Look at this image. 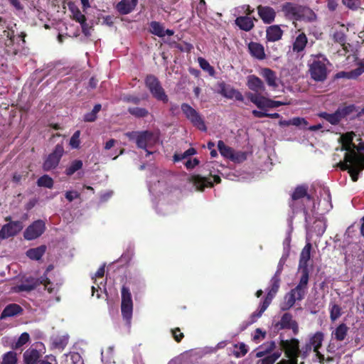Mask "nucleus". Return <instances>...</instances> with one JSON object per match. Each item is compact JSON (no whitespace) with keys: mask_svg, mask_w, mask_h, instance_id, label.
Returning <instances> with one entry per match:
<instances>
[{"mask_svg":"<svg viewBox=\"0 0 364 364\" xmlns=\"http://www.w3.org/2000/svg\"><path fill=\"white\" fill-rule=\"evenodd\" d=\"M257 10L259 18L264 23L270 24L274 21L277 13L272 7L259 5L257 7Z\"/></svg>","mask_w":364,"mask_h":364,"instance_id":"18","label":"nucleus"},{"mask_svg":"<svg viewBox=\"0 0 364 364\" xmlns=\"http://www.w3.org/2000/svg\"><path fill=\"white\" fill-rule=\"evenodd\" d=\"M281 11L287 19L294 22L301 20L311 21L316 19V14L310 8L294 2L283 4Z\"/></svg>","mask_w":364,"mask_h":364,"instance_id":"1","label":"nucleus"},{"mask_svg":"<svg viewBox=\"0 0 364 364\" xmlns=\"http://www.w3.org/2000/svg\"><path fill=\"white\" fill-rule=\"evenodd\" d=\"M65 197L69 202H72L74 199L80 198V194L76 191H68L65 192Z\"/></svg>","mask_w":364,"mask_h":364,"instance_id":"57","label":"nucleus"},{"mask_svg":"<svg viewBox=\"0 0 364 364\" xmlns=\"http://www.w3.org/2000/svg\"><path fill=\"white\" fill-rule=\"evenodd\" d=\"M46 226L43 220H36L25 230L23 237L27 240H35L44 232Z\"/></svg>","mask_w":364,"mask_h":364,"instance_id":"14","label":"nucleus"},{"mask_svg":"<svg viewBox=\"0 0 364 364\" xmlns=\"http://www.w3.org/2000/svg\"><path fill=\"white\" fill-rule=\"evenodd\" d=\"M80 131L77 130L71 136L70 139V146L73 149H77L80 146Z\"/></svg>","mask_w":364,"mask_h":364,"instance_id":"52","label":"nucleus"},{"mask_svg":"<svg viewBox=\"0 0 364 364\" xmlns=\"http://www.w3.org/2000/svg\"><path fill=\"white\" fill-rule=\"evenodd\" d=\"M254 21H257V19L255 17L241 16L236 18L235 23L240 30L247 32L254 28Z\"/></svg>","mask_w":364,"mask_h":364,"instance_id":"22","label":"nucleus"},{"mask_svg":"<svg viewBox=\"0 0 364 364\" xmlns=\"http://www.w3.org/2000/svg\"><path fill=\"white\" fill-rule=\"evenodd\" d=\"M349 328L344 323H340L332 333L337 341H343L348 335Z\"/></svg>","mask_w":364,"mask_h":364,"instance_id":"34","label":"nucleus"},{"mask_svg":"<svg viewBox=\"0 0 364 364\" xmlns=\"http://www.w3.org/2000/svg\"><path fill=\"white\" fill-rule=\"evenodd\" d=\"M235 348H239L240 350V351H235L234 353L237 358L244 356L248 351L247 347L244 343H240L239 345L235 344Z\"/></svg>","mask_w":364,"mask_h":364,"instance_id":"55","label":"nucleus"},{"mask_svg":"<svg viewBox=\"0 0 364 364\" xmlns=\"http://www.w3.org/2000/svg\"><path fill=\"white\" fill-rule=\"evenodd\" d=\"M281 279H271L270 287L268 289L267 294L264 299L268 304H271L272 299L276 296L280 287Z\"/></svg>","mask_w":364,"mask_h":364,"instance_id":"30","label":"nucleus"},{"mask_svg":"<svg viewBox=\"0 0 364 364\" xmlns=\"http://www.w3.org/2000/svg\"><path fill=\"white\" fill-rule=\"evenodd\" d=\"M259 74L264 79L267 85L269 87L274 90L278 88V78L275 71L269 68H264L261 69Z\"/></svg>","mask_w":364,"mask_h":364,"instance_id":"19","label":"nucleus"},{"mask_svg":"<svg viewBox=\"0 0 364 364\" xmlns=\"http://www.w3.org/2000/svg\"><path fill=\"white\" fill-rule=\"evenodd\" d=\"M23 312V309L17 304H9L5 306L0 315V319L3 320L8 317H13L21 315Z\"/></svg>","mask_w":364,"mask_h":364,"instance_id":"24","label":"nucleus"},{"mask_svg":"<svg viewBox=\"0 0 364 364\" xmlns=\"http://www.w3.org/2000/svg\"><path fill=\"white\" fill-rule=\"evenodd\" d=\"M64 154V147L62 144H58L53 151L48 154L43 164V169L45 171H50L55 168Z\"/></svg>","mask_w":364,"mask_h":364,"instance_id":"10","label":"nucleus"},{"mask_svg":"<svg viewBox=\"0 0 364 364\" xmlns=\"http://www.w3.org/2000/svg\"><path fill=\"white\" fill-rule=\"evenodd\" d=\"M342 2L345 6L351 9H355L358 7L355 0H342Z\"/></svg>","mask_w":364,"mask_h":364,"instance_id":"64","label":"nucleus"},{"mask_svg":"<svg viewBox=\"0 0 364 364\" xmlns=\"http://www.w3.org/2000/svg\"><path fill=\"white\" fill-rule=\"evenodd\" d=\"M41 353L34 348H29L23 353V360L25 364H37L39 361Z\"/></svg>","mask_w":364,"mask_h":364,"instance_id":"31","label":"nucleus"},{"mask_svg":"<svg viewBox=\"0 0 364 364\" xmlns=\"http://www.w3.org/2000/svg\"><path fill=\"white\" fill-rule=\"evenodd\" d=\"M46 246L43 245L35 248H31L26 251V256L33 260H39L45 254Z\"/></svg>","mask_w":364,"mask_h":364,"instance_id":"33","label":"nucleus"},{"mask_svg":"<svg viewBox=\"0 0 364 364\" xmlns=\"http://www.w3.org/2000/svg\"><path fill=\"white\" fill-rule=\"evenodd\" d=\"M220 93L223 96L228 99H235L239 102L244 101V97L242 94L237 90L230 86H223L221 87Z\"/></svg>","mask_w":364,"mask_h":364,"instance_id":"28","label":"nucleus"},{"mask_svg":"<svg viewBox=\"0 0 364 364\" xmlns=\"http://www.w3.org/2000/svg\"><path fill=\"white\" fill-rule=\"evenodd\" d=\"M124 100L128 102H132L135 105H138L140 102L139 97L131 95L124 96Z\"/></svg>","mask_w":364,"mask_h":364,"instance_id":"63","label":"nucleus"},{"mask_svg":"<svg viewBox=\"0 0 364 364\" xmlns=\"http://www.w3.org/2000/svg\"><path fill=\"white\" fill-rule=\"evenodd\" d=\"M122 294V304L121 312L123 318L129 321L132 316L133 311V301L129 288L126 286H122L121 289Z\"/></svg>","mask_w":364,"mask_h":364,"instance_id":"11","label":"nucleus"},{"mask_svg":"<svg viewBox=\"0 0 364 364\" xmlns=\"http://www.w3.org/2000/svg\"><path fill=\"white\" fill-rule=\"evenodd\" d=\"M275 328L278 331L283 329H290L294 336L299 332V324L297 321L293 319V316L290 313H284L279 321L276 323Z\"/></svg>","mask_w":364,"mask_h":364,"instance_id":"13","label":"nucleus"},{"mask_svg":"<svg viewBox=\"0 0 364 364\" xmlns=\"http://www.w3.org/2000/svg\"><path fill=\"white\" fill-rule=\"evenodd\" d=\"M247 97L260 109L271 108V99L269 98L251 92L248 93Z\"/></svg>","mask_w":364,"mask_h":364,"instance_id":"21","label":"nucleus"},{"mask_svg":"<svg viewBox=\"0 0 364 364\" xmlns=\"http://www.w3.org/2000/svg\"><path fill=\"white\" fill-rule=\"evenodd\" d=\"M138 4V0H121L117 3L116 9L122 15H127L133 11Z\"/></svg>","mask_w":364,"mask_h":364,"instance_id":"25","label":"nucleus"},{"mask_svg":"<svg viewBox=\"0 0 364 364\" xmlns=\"http://www.w3.org/2000/svg\"><path fill=\"white\" fill-rule=\"evenodd\" d=\"M312 349L313 348L308 343H306V345L303 346L302 349L300 350L299 356H301L304 359L306 358L309 355Z\"/></svg>","mask_w":364,"mask_h":364,"instance_id":"61","label":"nucleus"},{"mask_svg":"<svg viewBox=\"0 0 364 364\" xmlns=\"http://www.w3.org/2000/svg\"><path fill=\"white\" fill-rule=\"evenodd\" d=\"M362 74V70L360 68H358L349 73L341 72L338 74V77H347L348 78H356L359 75Z\"/></svg>","mask_w":364,"mask_h":364,"instance_id":"53","label":"nucleus"},{"mask_svg":"<svg viewBox=\"0 0 364 364\" xmlns=\"http://www.w3.org/2000/svg\"><path fill=\"white\" fill-rule=\"evenodd\" d=\"M128 112L130 114L137 118L145 117L149 114V111L143 107H129Z\"/></svg>","mask_w":364,"mask_h":364,"instance_id":"46","label":"nucleus"},{"mask_svg":"<svg viewBox=\"0 0 364 364\" xmlns=\"http://www.w3.org/2000/svg\"><path fill=\"white\" fill-rule=\"evenodd\" d=\"M247 159V154L243 151L234 152L233 156L231 157L230 160L234 162L240 163L245 161Z\"/></svg>","mask_w":364,"mask_h":364,"instance_id":"54","label":"nucleus"},{"mask_svg":"<svg viewBox=\"0 0 364 364\" xmlns=\"http://www.w3.org/2000/svg\"><path fill=\"white\" fill-rule=\"evenodd\" d=\"M198 63L200 67L205 71L208 72L210 75L213 76L215 74V70L213 66L204 58H198Z\"/></svg>","mask_w":364,"mask_h":364,"instance_id":"50","label":"nucleus"},{"mask_svg":"<svg viewBox=\"0 0 364 364\" xmlns=\"http://www.w3.org/2000/svg\"><path fill=\"white\" fill-rule=\"evenodd\" d=\"M269 305V304L263 301L260 304L259 309L252 314L250 316L251 323L255 322L257 319L262 315Z\"/></svg>","mask_w":364,"mask_h":364,"instance_id":"47","label":"nucleus"},{"mask_svg":"<svg viewBox=\"0 0 364 364\" xmlns=\"http://www.w3.org/2000/svg\"><path fill=\"white\" fill-rule=\"evenodd\" d=\"M68 342V338L67 336H55L51 339V346L53 348L63 350Z\"/></svg>","mask_w":364,"mask_h":364,"instance_id":"38","label":"nucleus"},{"mask_svg":"<svg viewBox=\"0 0 364 364\" xmlns=\"http://www.w3.org/2000/svg\"><path fill=\"white\" fill-rule=\"evenodd\" d=\"M281 355V351L274 352L258 360L256 364H274Z\"/></svg>","mask_w":364,"mask_h":364,"instance_id":"40","label":"nucleus"},{"mask_svg":"<svg viewBox=\"0 0 364 364\" xmlns=\"http://www.w3.org/2000/svg\"><path fill=\"white\" fill-rule=\"evenodd\" d=\"M144 82L146 87L156 100L161 101L164 103H167L168 102V95L162 87L160 81L155 75H146Z\"/></svg>","mask_w":364,"mask_h":364,"instance_id":"7","label":"nucleus"},{"mask_svg":"<svg viewBox=\"0 0 364 364\" xmlns=\"http://www.w3.org/2000/svg\"><path fill=\"white\" fill-rule=\"evenodd\" d=\"M158 136L153 132L146 130L139 132L136 144L138 148L146 149L148 146L156 144Z\"/></svg>","mask_w":364,"mask_h":364,"instance_id":"15","label":"nucleus"},{"mask_svg":"<svg viewBox=\"0 0 364 364\" xmlns=\"http://www.w3.org/2000/svg\"><path fill=\"white\" fill-rule=\"evenodd\" d=\"M191 181L196 187L197 191H203L207 187H213V183L210 178L203 177L200 175H193L191 178Z\"/></svg>","mask_w":364,"mask_h":364,"instance_id":"23","label":"nucleus"},{"mask_svg":"<svg viewBox=\"0 0 364 364\" xmlns=\"http://www.w3.org/2000/svg\"><path fill=\"white\" fill-rule=\"evenodd\" d=\"M181 109L186 118L200 131L206 132L207 127L201 114L188 103H182Z\"/></svg>","mask_w":364,"mask_h":364,"instance_id":"8","label":"nucleus"},{"mask_svg":"<svg viewBox=\"0 0 364 364\" xmlns=\"http://www.w3.org/2000/svg\"><path fill=\"white\" fill-rule=\"evenodd\" d=\"M291 125L299 127L301 125H307V122L302 117H294L291 119Z\"/></svg>","mask_w":364,"mask_h":364,"instance_id":"59","label":"nucleus"},{"mask_svg":"<svg viewBox=\"0 0 364 364\" xmlns=\"http://www.w3.org/2000/svg\"><path fill=\"white\" fill-rule=\"evenodd\" d=\"M355 136L353 132H348L341 136L339 141L342 144L341 150L346 151V154L354 153L358 154L355 151L356 145L353 142Z\"/></svg>","mask_w":364,"mask_h":364,"instance_id":"17","label":"nucleus"},{"mask_svg":"<svg viewBox=\"0 0 364 364\" xmlns=\"http://www.w3.org/2000/svg\"><path fill=\"white\" fill-rule=\"evenodd\" d=\"M70 12L72 13V18L76 22L80 23L87 21L86 16L82 14L80 10L76 6H69Z\"/></svg>","mask_w":364,"mask_h":364,"instance_id":"43","label":"nucleus"},{"mask_svg":"<svg viewBox=\"0 0 364 364\" xmlns=\"http://www.w3.org/2000/svg\"><path fill=\"white\" fill-rule=\"evenodd\" d=\"M81 26V28H82V33L86 36H90V30L91 28L90 26H89L88 23H87V21H81L80 23H79Z\"/></svg>","mask_w":364,"mask_h":364,"instance_id":"62","label":"nucleus"},{"mask_svg":"<svg viewBox=\"0 0 364 364\" xmlns=\"http://www.w3.org/2000/svg\"><path fill=\"white\" fill-rule=\"evenodd\" d=\"M200 163V161L197 158H194L193 159H188L185 163V166L187 169L191 170L198 166Z\"/></svg>","mask_w":364,"mask_h":364,"instance_id":"60","label":"nucleus"},{"mask_svg":"<svg viewBox=\"0 0 364 364\" xmlns=\"http://www.w3.org/2000/svg\"><path fill=\"white\" fill-rule=\"evenodd\" d=\"M308 43V38L304 33H299L294 39L292 44V51L296 54L302 53Z\"/></svg>","mask_w":364,"mask_h":364,"instance_id":"26","label":"nucleus"},{"mask_svg":"<svg viewBox=\"0 0 364 364\" xmlns=\"http://www.w3.org/2000/svg\"><path fill=\"white\" fill-rule=\"evenodd\" d=\"M283 33L279 25H272L267 28L266 38L268 41L275 42L282 38Z\"/></svg>","mask_w":364,"mask_h":364,"instance_id":"29","label":"nucleus"},{"mask_svg":"<svg viewBox=\"0 0 364 364\" xmlns=\"http://www.w3.org/2000/svg\"><path fill=\"white\" fill-rule=\"evenodd\" d=\"M82 166H83V164L81 160L75 159V160L73 161L70 163V166L66 168V169L65 171V173L67 176H70L73 174H74L76 171L81 169L82 168Z\"/></svg>","mask_w":364,"mask_h":364,"instance_id":"41","label":"nucleus"},{"mask_svg":"<svg viewBox=\"0 0 364 364\" xmlns=\"http://www.w3.org/2000/svg\"><path fill=\"white\" fill-rule=\"evenodd\" d=\"M276 348V344L274 341L267 342L262 346H260L258 348V350L256 353L257 358H262L267 354H269L273 351Z\"/></svg>","mask_w":364,"mask_h":364,"instance_id":"35","label":"nucleus"},{"mask_svg":"<svg viewBox=\"0 0 364 364\" xmlns=\"http://www.w3.org/2000/svg\"><path fill=\"white\" fill-rule=\"evenodd\" d=\"M308 187L306 185L298 186L295 188L291 194V200H297L299 199L306 197L308 200L311 199V196L307 193Z\"/></svg>","mask_w":364,"mask_h":364,"instance_id":"36","label":"nucleus"},{"mask_svg":"<svg viewBox=\"0 0 364 364\" xmlns=\"http://www.w3.org/2000/svg\"><path fill=\"white\" fill-rule=\"evenodd\" d=\"M329 314L331 321L335 322L343 314L341 306L334 302H331L329 304Z\"/></svg>","mask_w":364,"mask_h":364,"instance_id":"37","label":"nucleus"},{"mask_svg":"<svg viewBox=\"0 0 364 364\" xmlns=\"http://www.w3.org/2000/svg\"><path fill=\"white\" fill-rule=\"evenodd\" d=\"M102 105L96 104L90 112L86 113L83 117V120L87 122H95L97 119V113L101 110Z\"/></svg>","mask_w":364,"mask_h":364,"instance_id":"42","label":"nucleus"},{"mask_svg":"<svg viewBox=\"0 0 364 364\" xmlns=\"http://www.w3.org/2000/svg\"><path fill=\"white\" fill-rule=\"evenodd\" d=\"M171 333L174 340L178 343L181 342L183 338L184 337L183 333L181 331V329L179 328H175L172 329Z\"/></svg>","mask_w":364,"mask_h":364,"instance_id":"58","label":"nucleus"},{"mask_svg":"<svg viewBox=\"0 0 364 364\" xmlns=\"http://www.w3.org/2000/svg\"><path fill=\"white\" fill-rule=\"evenodd\" d=\"M218 149L220 154L225 158L230 159L233 156L234 150L231 147L226 146L223 141H218Z\"/></svg>","mask_w":364,"mask_h":364,"instance_id":"39","label":"nucleus"},{"mask_svg":"<svg viewBox=\"0 0 364 364\" xmlns=\"http://www.w3.org/2000/svg\"><path fill=\"white\" fill-rule=\"evenodd\" d=\"M312 61L309 63V71L311 77L317 82H323L327 78L328 70L326 65L328 60L323 54L311 55Z\"/></svg>","mask_w":364,"mask_h":364,"instance_id":"3","label":"nucleus"},{"mask_svg":"<svg viewBox=\"0 0 364 364\" xmlns=\"http://www.w3.org/2000/svg\"><path fill=\"white\" fill-rule=\"evenodd\" d=\"M281 350H284L288 359H282L277 364H298L300 355L299 341L296 338L282 339L279 343Z\"/></svg>","mask_w":364,"mask_h":364,"instance_id":"4","label":"nucleus"},{"mask_svg":"<svg viewBox=\"0 0 364 364\" xmlns=\"http://www.w3.org/2000/svg\"><path fill=\"white\" fill-rule=\"evenodd\" d=\"M323 338V333L317 331L310 337L309 341L307 343L313 348L314 351H317L321 347Z\"/></svg>","mask_w":364,"mask_h":364,"instance_id":"32","label":"nucleus"},{"mask_svg":"<svg viewBox=\"0 0 364 364\" xmlns=\"http://www.w3.org/2000/svg\"><path fill=\"white\" fill-rule=\"evenodd\" d=\"M355 109L354 105L340 106L333 113L321 112L318 114V117L329 122L332 125H338L341 121L346 119L352 114Z\"/></svg>","mask_w":364,"mask_h":364,"instance_id":"6","label":"nucleus"},{"mask_svg":"<svg viewBox=\"0 0 364 364\" xmlns=\"http://www.w3.org/2000/svg\"><path fill=\"white\" fill-rule=\"evenodd\" d=\"M309 280L300 278L299 284L295 288L285 296V302L282 306V310L286 311L291 309L296 301H301L307 293Z\"/></svg>","mask_w":364,"mask_h":364,"instance_id":"5","label":"nucleus"},{"mask_svg":"<svg viewBox=\"0 0 364 364\" xmlns=\"http://www.w3.org/2000/svg\"><path fill=\"white\" fill-rule=\"evenodd\" d=\"M337 166L342 171H348L352 181L356 182L359 173L364 169V157L354 153L345 154L343 161H340Z\"/></svg>","mask_w":364,"mask_h":364,"instance_id":"2","label":"nucleus"},{"mask_svg":"<svg viewBox=\"0 0 364 364\" xmlns=\"http://www.w3.org/2000/svg\"><path fill=\"white\" fill-rule=\"evenodd\" d=\"M29 334L26 332L21 333L16 343V347L19 348L26 344L29 341Z\"/></svg>","mask_w":364,"mask_h":364,"instance_id":"56","label":"nucleus"},{"mask_svg":"<svg viewBox=\"0 0 364 364\" xmlns=\"http://www.w3.org/2000/svg\"><path fill=\"white\" fill-rule=\"evenodd\" d=\"M40 284H43L49 293H52L53 291V289L50 287L52 283L46 274H43L40 279H28L26 281V283L18 285L16 288L18 291H31L35 289Z\"/></svg>","mask_w":364,"mask_h":364,"instance_id":"9","label":"nucleus"},{"mask_svg":"<svg viewBox=\"0 0 364 364\" xmlns=\"http://www.w3.org/2000/svg\"><path fill=\"white\" fill-rule=\"evenodd\" d=\"M247 87L256 93L264 92L266 87L264 82L255 75H250L247 77Z\"/></svg>","mask_w":364,"mask_h":364,"instance_id":"20","label":"nucleus"},{"mask_svg":"<svg viewBox=\"0 0 364 364\" xmlns=\"http://www.w3.org/2000/svg\"><path fill=\"white\" fill-rule=\"evenodd\" d=\"M333 41L341 44L346 49V36L342 31H336L333 36Z\"/></svg>","mask_w":364,"mask_h":364,"instance_id":"51","label":"nucleus"},{"mask_svg":"<svg viewBox=\"0 0 364 364\" xmlns=\"http://www.w3.org/2000/svg\"><path fill=\"white\" fill-rule=\"evenodd\" d=\"M53 180L48 175H43L41 176L37 181V185L39 187H45L48 188H51L53 186Z\"/></svg>","mask_w":364,"mask_h":364,"instance_id":"45","label":"nucleus"},{"mask_svg":"<svg viewBox=\"0 0 364 364\" xmlns=\"http://www.w3.org/2000/svg\"><path fill=\"white\" fill-rule=\"evenodd\" d=\"M312 249V245L310 242H307L302 249L299 262V272L301 274V279L309 280V269L308 262L311 259V251Z\"/></svg>","mask_w":364,"mask_h":364,"instance_id":"12","label":"nucleus"},{"mask_svg":"<svg viewBox=\"0 0 364 364\" xmlns=\"http://www.w3.org/2000/svg\"><path fill=\"white\" fill-rule=\"evenodd\" d=\"M1 364H17L16 353L14 351L5 353Z\"/></svg>","mask_w":364,"mask_h":364,"instance_id":"49","label":"nucleus"},{"mask_svg":"<svg viewBox=\"0 0 364 364\" xmlns=\"http://www.w3.org/2000/svg\"><path fill=\"white\" fill-rule=\"evenodd\" d=\"M150 32L159 37L164 36V28L158 21H151L150 23Z\"/></svg>","mask_w":364,"mask_h":364,"instance_id":"44","label":"nucleus"},{"mask_svg":"<svg viewBox=\"0 0 364 364\" xmlns=\"http://www.w3.org/2000/svg\"><path fill=\"white\" fill-rule=\"evenodd\" d=\"M197 153L196 149L191 147L187 149L183 154H175L173 155V161L175 162L181 161L182 159H186L191 156L195 155Z\"/></svg>","mask_w":364,"mask_h":364,"instance_id":"48","label":"nucleus"},{"mask_svg":"<svg viewBox=\"0 0 364 364\" xmlns=\"http://www.w3.org/2000/svg\"><path fill=\"white\" fill-rule=\"evenodd\" d=\"M22 222L17 220L4 225L0 230V239H7L15 236L23 229Z\"/></svg>","mask_w":364,"mask_h":364,"instance_id":"16","label":"nucleus"},{"mask_svg":"<svg viewBox=\"0 0 364 364\" xmlns=\"http://www.w3.org/2000/svg\"><path fill=\"white\" fill-rule=\"evenodd\" d=\"M248 50L250 55L256 59L264 60L266 58L264 46L257 42H250L248 44Z\"/></svg>","mask_w":364,"mask_h":364,"instance_id":"27","label":"nucleus"}]
</instances>
